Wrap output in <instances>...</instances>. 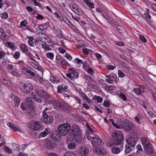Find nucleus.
I'll list each match as a JSON object with an SVG mask.
<instances>
[{
    "label": "nucleus",
    "instance_id": "1",
    "mask_svg": "<svg viewBox=\"0 0 156 156\" xmlns=\"http://www.w3.org/2000/svg\"><path fill=\"white\" fill-rule=\"evenodd\" d=\"M81 134V130L77 126L74 125L72 127L66 137L67 142H71L68 145L69 149L75 148L76 144H78L82 140Z\"/></svg>",
    "mask_w": 156,
    "mask_h": 156
},
{
    "label": "nucleus",
    "instance_id": "2",
    "mask_svg": "<svg viewBox=\"0 0 156 156\" xmlns=\"http://www.w3.org/2000/svg\"><path fill=\"white\" fill-rule=\"evenodd\" d=\"M112 136L111 140L109 142L110 146L119 145L123 140V134L120 131H116L112 133Z\"/></svg>",
    "mask_w": 156,
    "mask_h": 156
},
{
    "label": "nucleus",
    "instance_id": "3",
    "mask_svg": "<svg viewBox=\"0 0 156 156\" xmlns=\"http://www.w3.org/2000/svg\"><path fill=\"white\" fill-rule=\"evenodd\" d=\"M71 128V125L68 123H63L59 125L57 128L58 133L62 136H65Z\"/></svg>",
    "mask_w": 156,
    "mask_h": 156
},
{
    "label": "nucleus",
    "instance_id": "4",
    "mask_svg": "<svg viewBox=\"0 0 156 156\" xmlns=\"http://www.w3.org/2000/svg\"><path fill=\"white\" fill-rule=\"evenodd\" d=\"M141 141L144 147V149L145 151L147 154H152L153 149L152 145L149 141L145 137L141 139Z\"/></svg>",
    "mask_w": 156,
    "mask_h": 156
},
{
    "label": "nucleus",
    "instance_id": "5",
    "mask_svg": "<svg viewBox=\"0 0 156 156\" xmlns=\"http://www.w3.org/2000/svg\"><path fill=\"white\" fill-rule=\"evenodd\" d=\"M51 104V105L54 106L55 108L57 110H62L65 108V106L63 104L56 100H51L48 101L46 103L45 105L48 106V105H50Z\"/></svg>",
    "mask_w": 156,
    "mask_h": 156
},
{
    "label": "nucleus",
    "instance_id": "6",
    "mask_svg": "<svg viewBox=\"0 0 156 156\" xmlns=\"http://www.w3.org/2000/svg\"><path fill=\"white\" fill-rule=\"evenodd\" d=\"M121 125L123 129L128 131L132 130L134 126L133 123L127 119L123 120L121 123Z\"/></svg>",
    "mask_w": 156,
    "mask_h": 156
},
{
    "label": "nucleus",
    "instance_id": "7",
    "mask_svg": "<svg viewBox=\"0 0 156 156\" xmlns=\"http://www.w3.org/2000/svg\"><path fill=\"white\" fill-rule=\"evenodd\" d=\"M69 73L66 74V76L71 80H73L75 78H77L79 77V73L73 68L69 69Z\"/></svg>",
    "mask_w": 156,
    "mask_h": 156
},
{
    "label": "nucleus",
    "instance_id": "8",
    "mask_svg": "<svg viewBox=\"0 0 156 156\" xmlns=\"http://www.w3.org/2000/svg\"><path fill=\"white\" fill-rule=\"evenodd\" d=\"M91 139L92 140V144L94 147V148H99L100 146L101 147L103 144L101 140L98 137H92Z\"/></svg>",
    "mask_w": 156,
    "mask_h": 156
},
{
    "label": "nucleus",
    "instance_id": "9",
    "mask_svg": "<svg viewBox=\"0 0 156 156\" xmlns=\"http://www.w3.org/2000/svg\"><path fill=\"white\" fill-rule=\"evenodd\" d=\"M138 140V138L136 136H130L128 138L126 143L130 146L133 147Z\"/></svg>",
    "mask_w": 156,
    "mask_h": 156
},
{
    "label": "nucleus",
    "instance_id": "10",
    "mask_svg": "<svg viewBox=\"0 0 156 156\" xmlns=\"http://www.w3.org/2000/svg\"><path fill=\"white\" fill-rule=\"evenodd\" d=\"M32 89V86L31 84L28 83L22 84L20 86L21 90L24 93H29Z\"/></svg>",
    "mask_w": 156,
    "mask_h": 156
},
{
    "label": "nucleus",
    "instance_id": "11",
    "mask_svg": "<svg viewBox=\"0 0 156 156\" xmlns=\"http://www.w3.org/2000/svg\"><path fill=\"white\" fill-rule=\"evenodd\" d=\"M89 152L88 148L83 146L79 148L78 153L80 156H86L88 154Z\"/></svg>",
    "mask_w": 156,
    "mask_h": 156
},
{
    "label": "nucleus",
    "instance_id": "12",
    "mask_svg": "<svg viewBox=\"0 0 156 156\" xmlns=\"http://www.w3.org/2000/svg\"><path fill=\"white\" fill-rule=\"evenodd\" d=\"M42 120V122H44L46 124H48L53 122L54 119L52 116L45 114L43 115Z\"/></svg>",
    "mask_w": 156,
    "mask_h": 156
},
{
    "label": "nucleus",
    "instance_id": "13",
    "mask_svg": "<svg viewBox=\"0 0 156 156\" xmlns=\"http://www.w3.org/2000/svg\"><path fill=\"white\" fill-rule=\"evenodd\" d=\"M50 136L52 139L54 141H59L61 140V136L59 133H58L57 131H54L53 132H51L50 133Z\"/></svg>",
    "mask_w": 156,
    "mask_h": 156
},
{
    "label": "nucleus",
    "instance_id": "14",
    "mask_svg": "<svg viewBox=\"0 0 156 156\" xmlns=\"http://www.w3.org/2000/svg\"><path fill=\"white\" fill-rule=\"evenodd\" d=\"M105 76L108 78L106 79V82L110 84H112L113 82L116 81L117 79L116 76L113 73L110 74L108 75H106Z\"/></svg>",
    "mask_w": 156,
    "mask_h": 156
},
{
    "label": "nucleus",
    "instance_id": "15",
    "mask_svg": "<svg viewBox=\"0 0 156 156\" xmlns=\"http://www.w3.org/2000/svg\"><path fill=\"white\" fill-rule=\"evenodd\" d=\"M25 102L26 105L30 110H34L35 107L33 105V102L30 98H27L25 100Z\"/></svg>",
    "mask_w": 156,
    "mask_h": 156
},
{
    "label": "nucleus",
    "instance_id": "16",
    "mask_svg": "<svg viewBox=\"0 0 156 156\" xmlns=\"http://www.w3.org/2000/svg\"><path fill=\"white\" fill-rule=\"evenodd\" d=\"M30 124H31V128L34 130H38L41 129L42 127L41 123L39 122H32Z\"/></svg>",
    "mask_w": 156,
    "mask_h": 156
},
{
    "label": "nucleus",
    "instance_id": "17",
    "mask_svg": "<svg viewBox=\"0 0 156 156\" xmlns=\"http://www.w3.org/2000/svg\"><path fill=\"white\" fill-rule=\"evenodd\" d=\"M94 152V153L98 154L99 155H104L106 154V150L103 149H100V147L93 149Z\"/></svg>",
    "mask_w": 156,
    "mask_h": 156
},
{
    "label": "nucleus",
    "instance_id": "18",
    "mask_svg": "<svg viewBox=\"0 0 156 156\" xmlns=\"http://www.w3.org/2000/svg\"><path fill=\"white\" fill-rule=\"evenodd\" d=\"M41 92V93L42 94V96L44 99L48 101L51 99V96L48 93L45 92V91L43 90Z\"/></svg>",
    "mask_w": 156,
    "mask_h": 156
},
{
    "label": "nucleus",
    "instance_id": "19",
    "mask_svg": "<svg viewBox=\"0 0 156 156\" xmlns=\"http://www.w3.org/2000/svg\"><path fill=\"white\" fill-rule=\"evenodd\" d=\"M7 126L14 131H18L20 129L19 127H16L14 124L10 122L8 123Z\"/></svg>",
    "mask_w": 156,
    "mask_h": 156
},
{
    "label": "nucleus",
    "instance_id": "20",
    "mask_svg": "<svg viewBox=\"0 0 156 156\" xmlns=\"http://www.w3.org/2000/svg\"><path fill=\"white\" fill-rule=\"evenodd\" d=\"M30 112H28L27 117L29 119L32 118L35 116V112L34 110H30Z\"/></svg>",
    "mask_w": 156,
    "mask_h": 156
},
{
    "label": "nucleus",
    "instance_id": "21",
    "mask_svg": "<svg viewBox=\"0 0 156 156\" xmlns=\"http://www.w3.org/2000/svg\"><path fill=\"white\" fill-rule=\"evenodd\" d=\"M121 151L120 149L117 147H114L112 149V151L114 154H118Z\"/></svg>",
    "mask_w": 156,
    "mask_h": 156
},
{
    "label": "nucleus",
    "instance_id": "22",
    "mask_svg": "<svg viewBox=\"0 0 156 156\" xmlns=\"http://www.w3.org/2000/svg\"><path fill=\"white\" fill-rule=\"evenodd\" d=\"M13 100L15 106L17 107L20 103V98L16 96H14Z\"/></svg>",
    "mask_w": 156,
    "mask_h": 156
},
{
    "label": "nucleus",
    "instance_id": "23",
    "mask_svg": "<svg viewBox=\"0 0 156 156\" xmlns=\"http://www.w3.org/2000/svg\"><path fill=\"white\" fill-rule=\"evenodd\" d=\"M55 145L51 141H48L46 147L48 149L54 148Z\"/></svg>",
    "mask_w": 156,
    "mask_h": 156
},
{
    "label": "nucleus",
    "instance_id": "24",
    "mask_svg": "<svg viewBox=\"0 0 156 156\" xmlns=\"http://www.w3.org/2000/svg\"><path fill=\"white\" fill-rule=\"evenodd\" d=\"M48 130V128H46L44 131L40 133L39 137H42L45 136L49 133Z\"/></svg>",
    "mask_w": 156,
    "mask_h": 156
},
{
    "label": "nucleus",
    "instance_id": "25",
    "mask_svg": "<svg viewBox=\"0 0 156 156\" xmlns=\"http://www.w3.org/2000/svg\"><path fill=\"white\" fill-rule=\"evenodd\" d=\"M116 28L119 32L121 34L123 33L125 30L123 27L119 25H117Z\"/></svg>",
    "mask_w": 156,
    "mask_h": 156
},
{
    "label": "nucleus",
    "instance_id": "26",
    "mask_svg": "<svg viewBox=\"0 0 156 156\" xmlns=\"http://www.w3.org/2000/svg\"><path fill=\"white\" fill-rule=\"evenodd\" d=\"M104 88L108 91H113L115 89V87L112 85L105 86V87Z\"/></svg>",
    "mask_w": 156,
    "mask_h": 156
},
{
    "label": "nucleus",
    "instance_id": "27",
    "mask_svg": "<svg viewBox=\"0 0 156 156\" xmlns=\"http://www.w3.org/2000/svg\"><path fill=\"white\" fill-rule=\"evenodd\" d=\"M20 48L23 52H27L28 50L27 46L24 44H23L21 45Z\"/></svg>",
    "mask_w": 156,
    "mask_h": 156
},
{
    "label": "nucleus",
    "instance_id": "28",
    "mask_svg": "<svg viewBox=\"0 0 156 156\" xmlns=\"http://www.w3.org/2000/svg\"><path fill=\"white\" fill-rule=\"evenodd\" d=\"M132 149H131L129 145H125V152L126 154H128L131 151H132Z\"/></svg>",
    "mask_w": 156,
    "mask_h": 156
},
{
    "label": "nucleus",
    "instance_id": "29",
    "mask_svg": "<svg viewBox=\"0 0 156 156\" xmlns=\"http://www.w3.org/2000/svg\"><path fill=\"white\" fill-rule=\"evenodd\" d=\"M64 156H77V155L72 152H66Z\"/></svg>",
    "mask_w": 156,
    "mask_h": 156
},
{
    "label": "nucleus",
    "instance_id": "30",
    "mask_svg": "<svg viewBox=\"0 0 156 156\" xmlns=\"http://www.w3.org/2000/svg\"><path fill=\"white\" fill-rule=\"evenodd\" d=\"M55 32L58 37H61L62 36V34L61 30L59 29H57L55 30Z\"/></svg>",
    "mask_w": 156,
    "mask_h": 156
},
{
    "label": "nucleus",
    "instance_id": "31",
    "mask_svg": "<svg viewBox=\"0 0 156 156\" xmlns=\"http://www.w3.org/2000/svg\"><path fill=\"white\" fill-rule=\"evenodd\" d=\"M38 26H39L41 28L42 27L43 28H46V29H45V30H47L49 27V23H46L44 24H40Z\"/></svg>",
    "mask_w": 156,
    "mask_h": 156
},
{
    "label": "nucleus",
    "instance_id": "32",
    "mask_svg": "<svg viewBox=\"0 0 156 156\" xmlns=\"http://www.w3.org/2000/svg\"><path fill=\"white\" fill-rule=\"evenodd\" d=\"M2 83L6 86H9L11 84V81L9 80L3 79L2 81Z\"/></svg>",
    "mask_w": 156,
    "mask_h": 156
},
{
    "label": "nucleus",
    "instance_id": "33",
    "mask_svg": "<svg viewBox=\"0 0 156 156\" xmlns=\"http://www.w3.org/2000/svg\"><path fill=\"white\" fill-rule=\"evenodd\" d=\"M47 106L48 107V108H46L43 111V112L42 115L48 114L46 112V111L48 109L51 110L53 107L52 105H51V104L50 105H48V106Z\"/></svg>",
    "mask_w": 156,
    "mask_h": 156
},
{
    "label": "nucleus",
    "instance_id": "34",
    "mask_svg": "<svg viewBox=\"0 0 156 156\" xmlns=\"http://www.w3.org/2000/svg\"><path fill=\"white\" fill-rule=\"evenodd\" d=\"M42 46L43 48L45 50H51V48L49 47V45L46 44V43L45 44H42Z\"/></svg>",
    "mask_w": 156,
    "mask_h": 156
},
{
    "label": "nucleus",
    "instance_id": "35",
    "mask_svg": "<svg viewBox=\"0 0 156 156\" xmlns=\"http://www.w3.org/2000/svg\"><path fill=\"white\" fill-rule=\"evenodd\" d=\"M26 71L27 73L30 74L32 76H36V74L34 72L31 70L27 69V68L26 69Z\"/></svg>",
    "mask_w": 156,
    "mask_h": 156
},
{
    "label": "nucleus",
    "instance_id": "36",
    "mask_svg": "<svg viewBox=\"0 0 156 156\" xmlns=\"http://www.w3.org/2000/svg\"><path fill=\"white\" fill-rule=\"evenodd\" d=\"M5 149L6 152L8 154H11L12 153V150L7 146H5Z\"/></svg>",
    "mask_w": 156,
    "mask_h": 156
},
{
    "label": "nucleus",
    "instance_id": "37",
    "mask_svg": "<svg viewBox=\"0 0 156 156\" xmlns=\"http://www.w3.org/2000/svg\"><path fill=\"white\" fill-rule=\"evenodd\" d=\"M136 148L137 150L136 151V153H138L140 152V151H143V149L140 144H139L137 145L136 146Z\"/></svg>",
    "mask_w": 156,
    "mask_h": 156
},
{
    "label": "nucleus",
    "instance_id": "38",
    "mask_svg": "<svg viewBox=\"0 0 156 156\" xmlns=\"http://www.w3.org/2000/svg\"><path fill=\"white\" fill-rule=\"evenodd\" d=\"M1 39L4 41H8L9 38V37L8 35H6L4 36H0Z\"/></svg>",
    "mask_w": 156,
    "mask_h": 156
},
{
    "label": "nucleus",
    "instance_id": "39",
    "mask_svg": "<svg viewBox=\"0 0 156 156\" xmlns=\"http://www.w3.org/2000/svg\"><path fill=\"white\" fill-rule=\"evenodd\" d=\"M73 11L76 14L81 16L82 15V13L81 12L80 10H79L78 9L76 8Z\"/></svg>",
    "mask_w": 156,
    "mask_h": 156
},
{
    "label": "nucleus",
    "instance_id": "40",
    "mask_svg": "<svg viewBox=\"0 0 156 156\" xmlns=\"http://www.w3.org/2000/svg\"><path fill=\"white\" fill-rule=\"evenodd\" d=\"M85 2L89 7H90L91 8H94L93 4L90 2L89 1L86 0Z\"/></svg>",
    "mask_w": 156,
    "mask_h": 156
},
{
    "label": "nucleus",
    "instance_id": "41",
    "mask_svg": "<svg viewBox=\"0 0 156 156\" xmlns=\"http://www.w3.org/2000/svg\"><path fill=\"white\" fill-rule=\"evenodd\" d=\"M119 97L124 101H126V98L125 95L122 93L120 94Z\"/></svg>",
    "mask_w": 156,
    "mask_h": 156
},
{
    "label": "nucleus",
    "instance_id": "42",
    "mask_svg": "<svg viewBox=\"0 0 156 156\" xmlns=\"http://www.w3.org/2000/svg\"><path fill=\"white\" fill-rule=\"evenodd\" d=\"M140 89L139 88H135L133 89V91L138 95H140L141 91Z\"/></svg>",
    "mask_w": 156,
    "mask_h": 156
},
{
    "label": "nucleus",
    "instance_id": "43",
    "mask_svg": "<svg viewBox=\"0 0 156 156\" xmlns=\"http://www.w3.org/2000/svg\"><path fill=\"white\" fill-rule=\"evenodd\" d=\"M108 22L109 23H110L113 26H114L115 25H116L117 26V23L116 22L114 21L113 20H108Z\"/></svg>",
    "mask_w": 156,
    "mask_h": 156
},
{
    "label": "nucleus",
    "instance_id": "44",
    "mask_svg": "<svg viewBox=\"0 0 156 156\" xmlns=\"http://www.w3.org/2000/svg\"><path fill=\"white\" fill-rule=\"evenodd\" d=\"M33 96H34V99L38 103H41L42 102V100L40 98L36 97V95L35 94H33Z\"/></svg>",
    "mask_w": 156,
    "mask_h": 156
},
{
    "label": "nucleus",
    "instance_id": "45",
    "mask_svg": "<svg viewBox=\"0 0 156 156\" xmlns=\"http://www.w3.org/2000/svg\"><path fill=\"white\" fill-rule=\"evenodd\" d=\"M47 57L51 59L52 60L54 58V54L51 52H48L47 54Z\"/></svg>",
    "mask_w": 156,
    "mask_h": 156
},
{
    "label": "nucleus",
    "instance_id": "46",
    "mask_svg": "<svg viewBox=\"0 0 156 156\" xmlns=\"http://www.w3.org/2000/svg\"><path fill=\"white\" fill-rule=\"evenodd\" d=\"M63 87L62 85H59L58 87V93H62V90H63Z\"/></svg>",
    "mask_w": 156,
    "mask_h": 156
},
{
    "label": "nucleus",
    "instance_id": "47",
    "mask_svg": "<svg viewBox=\"0 0 156 156\" xmlns=\"http://www.w3.org/2000/svg\"><path fill=\"white\" fill-rule=\"evenodd\" d=\"M139 38L140 39L144 42H146L147 40L143 35H140L139 36Z\"/></svg>",
    "mask_w": 156,
    "mask_h": 156
},
{
    "label": "nucleus",
    "instance_id": "48",
    "mask_svg": "<svg viewBox=\"0 0 156 156\" xmlns=\"http://www.w3.org/2000/svg\"><path fill=\"white\" fill-rule=\"evenodd\" d=\"M20 55V53L19 52L16 51L15 52L13 56L15 58L17 59L19 58Z\"/></svg>",
    "mask_w": 156,
    "mask_h": 156
},
{
    "label": "nucleus",
    "instance_id": "49",
    "mask_svg": "<svg viewBox=\"0 0 156 156\" xmlns=\"http://www.w3.org/2000/svg\"><path fill=\"white\" fill-rule=\"evenodd\" d=\"M118 74L120 77H123L125 76V74L120 70H119Z\"/></svg>",
    "mask_w": 156,
    "mask_h": 156
},
{
    "label": "nucleus",
    "instance_id": "50",
    "mask_svg": "<svg viewBox=\"0 0 156 156\" xmlns=\"http://www.w3.org/2000/svg\"><path fill=\"white\" fill-rule=\"evenodd\" d=\"M12 74L14 76H17L18 77L20 76V75L16 71L14 70H13L12 71Z\"/></svg>",
    "mask_w": 156,
    "mask_h": 156
},
{
    "label": "nucleus",
    "instance_id": "51",
    "mask_svg": "<svg viewBox=\"0 0 156 156\" xmlns=\"http://www.w3.org/2000/svg\"><path fill=\"white\" fill-rule=\"evenodd\" d=\"M75 62H76L80 64H81L82 65H83V61L82 60L78 58H76L75 59Z\"/></svg>",
    "mask_w": 156,
    "mask_h": 156
},
{
    "label": "nucleus",
    "instance_id": "52",
    "mask_svg": "<svg viewBox=\"0 0 156 156\" xmlns=\"http://www.w3.org/2000/svg\"><path fill=\"white\" fill-rule=\"evenodd\" d=\"M104 105L105 107L109 108L110 105V104L108 101H105L104 102Z\"/></svg>",
    "mask_w": 156,
    "mask_h": 156
},
{
    "label": "nucleus",
    "instance_id": "53",
    "mask_svg": "<svg viewBox=\"0 0 156 156\" xmlns=\"http://www.w3.org/2000/svg\"><path fill=\"white\" fill-rule=\"evenodd\" d=\"M2 19L4 18V19H7L8 17V15L7 13H3L2 14Z\"/></svg>",
    "mask_w": 156,
    "mask_h": 156
},
{
    "label": "nucleus",
    "instance_id": "54",
    "mask_svg": "<svg viewBox=\"0 0 156 156\" xmlns=\"http://www.w3.org/2000/svg\"><path fill=\"white\" fill-rule=\"evenodd\" d=\"M7 46L10 48H14L13 45L11 42H7Z\"/></svg>",
    "mask_w": 156,
    "mask_h": 156
},
{
    "label": "nucleus",
    "instance_id": "55",
    "mask_svg": "<svg viewBox=\"0 0 156 156\" xmlns=\"http://www.w3.org/2000/svg\"><path fill=\"white\" fill-rule=\"evenodd\" d=\"M96 99L98 103H101L102 102L103 100L102 98L100 96H97Z\"/></svg>",
    "mask_w": 156,
    "mask_h": 156
},
{
    "label": "nucleus",
    "instance_id": "56",
    "mask_svg": "<svg viewBox=\"0 0 156 156\" xmlns=\"http://www.w3.org/2000/svg\"><path fill=\"white\" fill-rule=\"evenodd\" d=\"M85 78L86 80H88V81L90 82H91L94 81L93 79L90 76L89 77L87 76H86L85 77Z\"/></svg>",
    "mask_w": 156,
    "mask_h": 156
},
{
    "label": "nucleus",
    "instance_id": "57",
    "mask_svg": "<svg viewBox=\"0 0 156 156\" xmlns=\"http://www.w3.org/2000/svg\"><path fill=\"white\" fill-rule=\"evenodd\" d=\"M20 24L21 25L23 26L24 27H26L27 25V22L26 21L23 20V21H22L20 23Z\"/></svg>",
    "mask_w": 156,
    "mask_h": 156
},
{
    "label": "nucleus",
    "instance_id": "58",
    "mask_svg": "<svg viewBox=\"0 0 156 156\" xmlns=\"http://www.w3.org/2000/svg\"><path fill=\"white\" fill-rule=\"evenodd\" d=\"M65 56L68 59L71 60H72V57L68 53H66L65 55Z\"/></svg>",
    "mask_w": 156,
    "mask_h": 156
},
{
    "label": "nucleus",
    "instance_id": "59",
    "mask_svg": "<svg viewBox=\"0 0 156 156\" xmlns=\"http://www.w3.org/2000/svg\"><path fill=\"white\" fill-rule=\"evenodd\" d=\"M58 50L61 53H64L66 51L65 50L61 47L58 48Z\"/></svg>",
    "mask_w": 156,
    "mask_h": 156
},
{
    "label": "nucleus",
    "instance_id": "60",
    "mask_svg": "<svg viewBox=\"0 0 156 156\" xmlns=\"http://www.w3.org/2000/svg\"><path fill=\"white\" fill-rule=\"evenodd\" d=\"M34 5L36 6H38L39 7H41V5L39 2H37L36 0L34 2Z\"/></svg>",
    "mask_w": 156,
    "mask_h": 156
},
{
    "label": "nucleus",
    "instance_id": "61",
    "mask_svg": "<svg viewBox=\"0 0 156 156\" xmlns=\"http://www.w3.org/2000/svg\"><path fill=\"white\" fill-rule=\"evenodd\" d=\"M119 56L121 58L125 60H127V58L124 55H119Z\"/></svg>",
    "mask_w": 156,
    "mask_h": 156
},
{
    "label": "nucleus",
    "instance_id": "62",
    "mask_svg": "<svg viewBox=\"0 0 156 156\" xmlns=\"http://www.w3.org/2000/svg\"><path fill=\"white\" fill-rule=\"evenodd\" d=\"M76 5L75 4L70 5V7L73 11L76 8Z\"/></svg>",
    "mask_w": 156,
    "mask_h": 156
},
{
    "label": "nucleus",
    "instance_id": "63",
    "mask_svg": "<svg viewBox=\"0 0 156 156\" xmlns=\"http://www.w3.org/2000/svg\"><path fill=\"white\" fill-rule=\"evenodd\" d=\"M83 52L84 53L85 55H87L88 54V49L87 48H85L83 50Z\"/></svg>",
    "mask_w": 156,
    "mask_h": 156
},
{
    "label": "nucleus",
    "instance_id": "64",
    "mask_svg": "<svg viewBox=\"0 0 156 156\" xmlns=\"http://www.w3.org/2000/svg\"><path fill=\"white\" fill-rule=\"evenodd\" d=\"M48 156H59L58 154L53 153H51L48 154Z\"/></svg>",
    "mask_w": 156,
    "mask_h": 156
}]
</instances>
